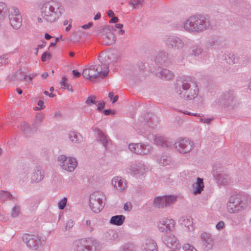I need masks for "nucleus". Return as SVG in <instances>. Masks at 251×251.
Returning a JSON list of instances; mask_svg holds the SVG:
<instances>
[{
	"instance_id": "28",
	"label": "nucleus",
	"mask_w": 251,
	"mask_h": 251,
	"mask_svg": "<svg viewBox=\"0 0 251 251\" xmlns=\"http://www.w3.org/2000/svg\"><path fill=\"white\" fill-rule=\"evenodd\" d=\"M68 138L73 144H79L82 141L81 135L75 131H70L68 133Z\"/></svg>"
},
{
	"instance_id": "50",
	"label": "nucleus",
	"mask_w": 251,
	"mask_h": 251,
	"mask_svg": "<svg viewBox=\"0 0 251 251\" xmlns=\"http://www.w3.org/2000/svg\"><path fill=\"white\" fill-rule=\"evenodd\" d=\"M132 207V206L131 202H127L124 204V209L126 211H129L131 210Z\"/></svg>"
},
{
	"instance_id": "10",
	"label": "nucleus",
	"mask_w": 251,
	"mask_h": 251,
	"mask_svg": "<svg viewBox=\"0 0 251 251\" xmlns=\"http://www.w3.org/2000/svg\"><path fill=\"white\" fill-rule=\"evenodd\" d=\"M22 238L26 246L32 250H36L39 247L42 246L45 243V239L38 235L25 234Z\"/></svg>"
},
{
	"instance_id": "60",
	"label": "nucleus",
	"mask_w": 251,
	"mask_h": 251,
	"mask_svg": "<svg viewBox=\"0 0 251 251\" xmlns=\"http://www.w3.org/2000/svg\"><path fill=\"white\" fill-rule=\"evenodd\" d=\"M37 104L41 109H43L44 107V101L42 100H40L38 101Z\"/></svg>"
},
{
	"instance_id": "59",
	"label": "nucleus",
	"mask_w": 251,
	"mask_h": 251,
	"mask_svg": "<svg viewBox=\"0 0 251 251\" xmlns=\"http://www.w3.org/2000/svg\"><path fill=\"white\" fill-rule=\"evenodd\" d=\"M92 25H93V23L89 22L88 24L83 25L82 26V27L84 29H87V28L91 27Z\"/></svg>"
},
{
	"instance_id": "6",
	"label": "nucleus",
	"mask_w": 251,
	"mask_h": 251,
	"mask_svg": "<svg viewBox=\"0 0 251 251\" xmlns=\"http://www.w3.org/2000/svg\"><path fill=\"white\" fill-rule=\"evenodd\" d=\"M97 244L93 238H82L75 240L72 244V249L73 251H98Z\"/></svg>"
},
{
	"instance_id": "35",
	"label": "nucleus",
	"mask_w": 251,
	"mask_h": 251,
	"mask_svg": "<svg viewBox=\"0 0 251 251\" xmlns=\"http://www.w3.org/2000/svg\"><path fill=\"white\" fill-rule=\"evenodd\" d=\"M22 73L20 71L16 72L12 75H8L6 77V80L8 82L18 81L20 80H22V79L20 75H21Z\"/></svg>"
},
{
	"instance_id": "52",
	"label": "nucleus",
	"mask_w": 251,
	"mask_h": 251,
	"mask_svg": "<svg viewBox=\"0 0 251 251\" xmlns=\"http://www.w3.org/2000/svg\"><path fill=\"white\" fill-rule=\"evenodd\" d=\"M225 227V223L223 221H220L216 226V227L218 230H221Z\"/></svg>"
},
{
	"instance_id": "19",
	"label": "nucleus",
	"mask_w": 251,
	"mask_h": 251,
	"mask_svg": "<svg viewBox=\"0 0 251 251\" xmlns=\"http://www.w3.org/2000/svg\"><path fill=\"white\" fill-rule=\"evenodd\" d=\"M235 97L233 91L226 92L222 97L221 100L217 101L218 105L230 106L234 105Z\"/></svg>"
},
{
	"instance_id": "63",
	"label": "nucleus",
	"mask_w": 251,
	"mask_h": 251,
	"mask_svg": "<svg viewBox=\"0 0 251 251\" xmlns=\"http://www.w3.org/2000/svg\"><path fill=\"white\" fill-rule=\"evenodd\" d=\"M100 12H98L97 13V14L95 16L94 19L95 20H98L100 19Z\"/></svg>"
},
{
	"instance_id": "40",
	"label": "nucleus",
	"mask_w": 251,
	"mask_h": 251,
	"mask_svg": "<svg viewBox=\"0 0 251 251\" xmlns=\"http://www.w3.org/2000/svg\"><path fill=\"white\" fill-rule=\"evenodd\" d=\"M11 53H5L0 56V64L6 65L10 62V58Z\"/></svg>"
},
{
	"instance_id": "23",
	"label": "nucleus",
	"mask_w": 251,
	"mask_h": 251,
	"mask_svg": "<svg viewBox=\"0 0 251 251\" xmlns=\"http://www.w3.org/2000/svg\"><path fill=\"white\" fill-rule=\"evenodd\" d=\"M44 177V172L40 166H37L33 170L31 176V183L41 181Z\"/></svg>"
},
{
	"instance_id": "62",
	"label": "nucleus",
	"mask_w": 251,
	"mask_h": 251,
	"mask_svg": "<svg viewBox=\"0 0 251 251\" xmlns=\"http://www.w3.org/2000/svg\"><path fill=\"white\" fill-rule=\"evenodd\" d=\"M103 113L105 115H109L112 113V111L110 109H106L103 111Z\"/></svg>"
},
{
	"instance_id": "17",
	"label": "nucleus",
	"mask_w": 251,
	"mask_h": 251,
	"mask_svg": "<svg viewBox=\"0 0 251 251\" xmlns=\"http://www.w3.org/2000/svg\"><path fill=\"white\" fill-rule=\"evenodd\" d=\"M111 184L115 191L118 192H124L127 187L126 180L121 176H116L113 177L111 180Z\"/></svg>"
},
{
	"instance_id": "36",
	"label": "nucleus",
	"mask_w": 251,
	"mask_h": 251,
	"mask_svg": "<svg viewBox=\"0 0 251 251\" xmlns=\"http://www.w3.org/2000/svg\"><path fill=\"white\" fill-rule=\"evenodd\" d=\"M137 246L133 242H128L124 244L122 247V251H136Z\"/></svg>"
},
{
	"instance_id": "26",
	"label": "nucleus",
	"mask_w": 251,
	"mask_h": 251,
	"mask_svg": "<svg viewBox=\"0 0 251 251\" xmlns=\"http://www.w3.org/2000/svg\"><path fill=\"white\" fill-rule=\"evenodd\" d=\"M154 141L155 144L162 147L167 148L170 146V143L169 142L168 139L163 136H155Z\"/></svg>"
},
{
	"instance_id": "43",
	"label": "nucleus",
	"mask_w": 251,
	"mask_h": 251,
	"mask_svg": "<svg viewBox=\"0 0 251 251\" xmlns=\"http://www.w3.org/2000/svg\"><path fill=\"white\" fill-rule=\"evenodd\" d=\"M21 212V206L19 205H15L11 211V216L13 217H16L19 216Z\"/></svg>"
},
{
	"instance_id": "27",
	"label": "nucleus",
	"mask_w": 251,
	"mask_h": 251,
	"mask_svg": "<svg viewBox=\"0 0 251 251\" xmlns=\"http://www.w3.org/2000/svg\"><path fill=\"white\" fill-rule=\"evenodd\" d=\"M193 193L195 195L201 194L203 191L204 188V183L203 179L201 178L198 177L197 181L194 183Z\"/></svg>"
},
{
	"instance_id": "38",
	"label": "nucleus",
	"mask_w": 251,
	"mask_h": 251,
	"mask_svg": "<svg viewBox=\"0 0 251 251\" xmlns=\"http://www.w3.org/2000/svg\"><path fill=\"white\" fill-rule=\"evenodd\" d=\"M167 53L165 51H159L156 55L155 61L158 63H161L167 58Z\"/></svg>"
},
{
	"instance_id": "14",
	"label": "nucleus",
	"mask_w": 251,
	"mask_h": 251,
	"mask_svg": "<svg viewBox=\"0 0 251 251\" xmlns=\"http://www.w3.org/2000/svg\"><path fill=\"white\" fill-rule=\"evenodd\" d=\"M174 148L181 153H186L192 150L193 144L188 139H180L176 141Z\"/></svg>"
},
{
	"instance_id": "47",
	"label": "nucleus",
	"mask_w": 251,
	"mask_h": 251,
	"mask_svg": "<svg viewBox=\"0 0 251 251\" xmlns=\"http://www.w3.org/2000/svg\"><path fill=\"white\" fill-rule=\"evenodd\" d=\"M36 75V74H32L31 75H25L23 78L21 77L22 79V81H26L28 82H30L32 81L33 78H34Z\"/></svg>"
},
{
	"instance_id": "16",
	"label": "nucleus",
	"mask_w": 251,
	"mask_h": 251,
	"mask_svg": "<svg viewBox=\"0 0 251 251\" xmlns=\"http://www.w3.org/2000/svg\"><path fill=\"white\" fill-rule=\"evenodd\" d=\"M129 150L139 155H145L148 154L151 151V147L149 145H145L143 143H133L128 146Z\"/></svg>"
},
{
	"instance_id": "57",
	"label": "nucleus",
	"mask_w": 251,
	"mask_h": 251,
	"mask_svg": "<svg viewBox=\"0 0 251 251\" xmlns=\"http://www.w3.org/2000/svg\"><path fill=\"white\" fill-rule=\"evenodd\" d=\"M72 74L76 78L79 77L81 75L80 73L76 70H73Z\"/></svg>"
},
{
	"instance_id": "7",
	"label": "nucleus",
	"mask_w": 251,
	"mask_h": 251,
	"mask_svg": "<svg viewBox=\"0 0 251 251\" xmlns=\"http://www.w3.org/2000/svg\"><path fill=\"white\" fill-rule=\"evenodd\" d=\"M163 41L165 46L169 49L181 50L185 46L184 38L176 34L165 35Z\"/></svg>"
},
{
	"instance_id": "46",
	"label": "nucleus",
	"mask_w": 251,
	"mask_h": 251,
	"mask_svg": "<svg viewBox=\"0 0 251 251\" xmlns=\"http://www.w3.org/2000/svg\"><path fill=\"white\" fill-rule=\"evenodd\" d=\"M184 251H197V250L189 244H185L183 246Z\"/></svg>"
},
{
	"instance_id": "51",
	"label": "nucleus",
	"mask_w": 251,
	"mask_h": 251,
	"mask_svg": "<svg viewBox=\"0 0 251 251\" xmlns=\"http://www.w3.org/2000/svg\"><path fill=\"white\" fill-rule=\"evenodd\" d=\"M68 82V79L66 77V76H63L62 80L60 82V84L61 86L63 87L64 88L66 87V86L68 84L67 83Z\"/></svg>"
},
{
	"instance_id": "21",
	"label": "nucleus",
	"mask_w": 251,
	"mask_h": 251,
	"mask_svg": "<svg viewBox=\"0 0 251 251\" xmlns=\"http://www.w3.org/2000/svg\"><path fill=\"white\" fill-rule=\"evenodd\" d=\"M101 37L102 39V44L111 45L114 43V35L108 29H103Z\"/></svg>"
},
{
	"instance_id": "49",
	"label": "nucleus",
	"mask_w": 251,
	"mask_h": 251,
	"mask_svg": "<svg viewBox=\"0 0 251 251\" xmlns=\"http://www.w3.org/2000/svg\"><path fill=\"white\" fill-rule=\"evenodd\" d=\"M95 99L96 98L95 97H90L86 100L85 103L88 105H91V104H96Z\"/></svg>"
},
{
	"instance_id": "58",
	"label": "nucleus",
	"mask_w": 251,
	"mask_h": 251,
	"mask_svg": "<svg viewBox=\"0 0 251 251\" xmlns=\"http://www.w3.org/2000/svg\"><path fill=\"white\" fill-rule=\"evenodd\" d=\"M211 120L212 119L210 118H203L201 119L200 121L203 123L209 124L211 122Z\"/></svg>"
},
{
	"instance_id": "22",
	"label": "nucleus",
	"mask_w": 251,
	"mask_h": 251,
	"mask_svg": "<svg viewBox=\"0 0 251 251\" xmlns=\"http://www.w3.org/2000/svg\"><path fill=\"white\" fill-rule=\"evenodd\" d=\"M142 251H158L157 243L152 239H147L141 246Z\"/></svg>"
},
{
	"instance_id": "56",
	"label": "nucleus",
	"mask_w": 251,
	"mask_h": 251,
	"mask_svg": "<svg viewBox=\"0 0 251 251\" xmlns=\"http://www.w3.org/2000/svg\"><path fill=\"white\" fill-rule=\"evenodd\" d=\"M43 120V117L41 116L38 117L37 116L36 117L35 123L36 124H38L39 125L40 123L42 122Z\"/></svg>"
},
{
	"instance_id": "44",
	"label": "nucleus",
	"mask_w": 251,
	"mask_h": 251,
	"mask_svg": "<svg viewBox=\"0 0 251 251\" xmlns=\"http://www.w3.org/2000/svg\"><path fill=\"white\" fill-rule=\"evenodd\" d=\"M67 202V198L64 197L59 201L58 202V207L60 210H63L65 207Z\"/></svg>"
},
{
	"instance_id": "48",
	"label": "nucleus",
	"mask_w": 251,
	"mask_h": 251,
	"mask_svg": "<svg viewBox=\"0 0 251 251\" xmlns=\"http://www.w3.org/2000/svg\"><path fill=\"white\" fill-rule=\"evenodd\" d=\"M109 99L112 101V103H115L118 100V96L116 95L114 97V94L113 92H110L108 94Z\"/></svg>"
},
{
	"instance_id": "55",
	"label": "nucleus",
	"mask_w": 251,
	"mask_h": 251,
	"mask_svg": "<svg viewBox=\"0 0 251 251\" xmlns=\"http://www.w3.org/2000/svg\"><path fill=\"white\" fill-rule=\"evenodd\" d=\"M104 106L105 103L104 102L99 103L97 107V110L99 111L101 110L104 107Z\"/></svg>"
},
{
	"instance_id": "64",
	"label": "nucleus",
	"mask_w": 251,
	"mask_h": 251,
	"mask_svg": "<svg viewBox=\"0 0 251 251\" xmlns=\"http://www.w3.org/2000/svg\"><path fill=\"white\" fill-rule=\"evenodd\" d=\"M114 13L113 11H112L111 10L108 11V12H107V15L109 17H113L114 16Z\"/></svg>"
},
{
	"instance_id": "4",
	"label": "nucleus",
	"mask_w": 251,
	"mask_h": 251,
	"mask_svg": "<svg viewBox=\"0 0 251 251\" xmlns=\"http://www.w3.org/2000/svg\"><path fill=\"white\" fill-rule=\"evenodd\" d=\"M63 10L62 3L58 0L46 1L42 4L41 9L43 19L50 23H54L59 19Z\"/></svg>"
},
{
	"instance_id": "45",
	"label": "nucleus",
	"mask_w": 251,
	"mask_h": 251,
	"mask_svg": "<svg viewBox=\"0 0 251 251\" xmlns=\"http://www.w3.org/2000/svg\"><path fill=\"white\" fill-rule=\"evenodd\" d=\"M144 0H131L129 2V4L133 6L135 8L138 7L139 5H142Z\"/></svg>"
},
{
	"instance_id": "24",
	"label": "nucleus",
	"mask_w": 251,
	"mask_h": 251,
	"mask_svg": "<svg viewBox=\"0 0 251 251\" xmlns=\"http://www.w3.org/2000/svg\"><path fill=\"white\" fill-rule=\"evenodd\" d=\"M93 130L96 133L97 140L100 143L103 147H106L109 141L106 135L98 127H95Z\"/></svg>"
},
{
	"instance_id": "54",
	"label": "nucleus",
	"mask_w": 251,
	"mask_h": 251,
	"mask_svg": "<svg viewBox=\"0 0 251 251\" xmlns=\"http://www.w3.org/2000/svg\"><path fill=\"white\" fill-rule=\"evenodd\" d=\"M181 113H184V114L188 115H192L194 116H198V114L197 113H192L190 112H189L188 111H182V110H179Z\"/></svg>"
},
{
	"instance_id": "33",
	"label": "nucleus",
	"mask_w": 251,
	"mask_h": 251,
	"mask_svg": "<svg viewBox=\"0 0 251 251\" xmlns=\"http://www.w3.org/2000/svg\"><path fill=\"white\" fill-rule=\"evenodd\" d=\"M21 130L26 136H29L33 133V129L26 122H22L21 124Z\"/></svg>"
},
{
	"instance_id": "61",
	"label": "nucleus",
	"mask_w": 251,
	"mask_h": 251,
	"mask_svg": "<svg viewBox=\"0 0 251 251\" xmlns=\"http://www.w3.org/2000/svg\"><path fill=\"white\" fill-rule=\"evenodd\" d=\"M118 20H119V19L117 17H114L111 19L110 23H116L118 22Z\"/></svg>"
},
{
	"instance_id": "3",
	"label": "nucleus",
	"mask_w": 251,
	"mask_h": 251,
	"mask_svg": "<svg viewBox=\"0 0 251 251\" xmlns=\"http://www.w3.org/2000/svg\"><path fill=\"white\" fill-rule=\"evenodd\" d=\"M176 92L185 100H192L198 95L197 83L191 77H184L175 85Z\"/></svg>"
},
{
	"instance_id": "53",
	"label": "nucleus",
	"mask_w": 251,
	"mask_h": 251,
	"mask_svg": "<svg viewBox=\"0 0 251 251\" xmlns=\"http://www.w3.org/2000/svg\"><path fill=\"white\" fill-rule=\"evenodd\" d=\"M50 57V54L45 52L41 56V60L42 61L45 62L47 60V58H49Z\"/></svg>"
},
{
	"instance_id": "31",
	"label": "nucleus",
	"mask_w": 251,
	"mask_h": 251,
	"mask_svg": "<svg viewBox=\"0 0 251 251\" xmlns=\"http://www.w3.org/2000/svg\"><path fill=\"white\" fill-rule=\"evenodd\" d=\"M179 223L188 228V231L192 229L193 222L190 218L186 216H182L178 220Z\"/></svg>"
},
{
	"instance_id": "42",
	"label": "nucleus",
	"mask_w": 251,
	"mask_h": 251,
	"mask_svg": "<svg viewBox=\"0 0 251 251\" xmlns=\"http://www.w3.org/2000/svg\"><path fill=\"white\" fill-rule=\"evenodd\" d=\"M28 173L26 171L19 173L17 176V178L19 182H24L27 178Z\"/></svg>"
},
{
	"instance_id": "2",
	"label": "nucleus",
	"mask_w": 251,
	"mask_h": 251,
	"mask_svg": "<svg viewBox=\"0 0 251 251\" xmlns=\"http://www.w3.org/2000/svg\"><path fill=\"white\" fill-rule=\"evenodd\" d=\"M106 58H109L108 54L100 53L98 56L100 65H91L84 69L82 73L84 77L94 81L97 78H103L106 76L109 72V61Z\"/></svg>"
},
{
	"instance_id": "29",
	"label": "nucleus",
	"mask_w": 251,
	"mask_h": 251,
	"mask_svg": "<svg viewBox=\"0 0 251 251\" xmlns=\"http://www.w3.org/2000/svg\"><path fill=\"white\" fill-rule=\"evenodd\" d=\"M105 237L107 240L111 242H114L119 241L118 233L113 229H109L105 234Z\"/></svg>"
},
{
	"instance_id": "15",
	"label": "nucleus",
	"mask_w": 251,
	"mask_h": 251,
	"mask_svg": "<svg viewBox=\"0 0 251 251\" xmlns=\"http://www.w3.org/2000/svg\"><path fill=\"white\" fill-rule=\"evenodd\" d=\"M128 170L132 176L138 177L146 173L148 167L144 162L138 161L132 163L128 167Z\"/></svg>"
},
{
	"instance_id": "39",
	"label": "nucleus",
	"mask_w": 251,
	"mask_h": 251,
	"mask_svg": "<svg viewBox=\"0 0 251 251\" xmlns=\"http://www.w3.org/2000/svg\"><path fill=\"white\" fill-rule=\"evenodd\" d=\"M218 45V40L216 38L209 39L206 44V46L209 48H215Z\"/></svg>"
},
{
	"instance_id": "32",
	"label": "nucleus",
	"mask_w": 251,
	"mask_h": 251,
	"mask_svg": "<svg viewBox=\"0 0 251 251\" xmlns=\"http://www.w3.org/2000/svg\"><path fill=\"white\" fill-rule=\"evenodd\" d=\"M157 161L158 163L162 166H167L168 165H174L172 158L168 155H163L159 157Z\"/></svg>"
},
{
	"instance_id": "5",
	"label": "nucleus",
	"mask_w": 251,
	"mask_h": 251,
	"mask_svg": "<svg viewBox=\"0 0 251 251\" xmlns=\"http://www.w3.org/2000/svg\"><path fill=\"white\" fill-rule=\"evenodd\" d=\"M248 203L245 198L239 196H231L227 203V210L230 214H236L245 209Z\"/></svg>"
},
{
	"instance_id": "11",
	"label": "nucleus",
	"mask_w": 251,
	"mask_h": 251,
	"mask_svg": "<svg viewBox=\"0 0 251 251\" xmlns=\"http://www.w3.org/2000/svg\"><path fill=\"white\" fill-rule=\"evenodd\" d=\"M9 12L10 24L13 28L19 29L21 26L22 23V17L19 9L15 6H12L10 8Z\"/></svg>"
},
{
	"instance_id": "41",
	"label": "nucleus",
	"mask_w": 251,
	"mask_h": 251,
	"mask_svg": "<svg viewBox=\"0 0 251 251\" xmlns=\"http://www.w3.org/2000/svg\"><path fill=\"white\" fill-rule=\"evenodd\" d=\"M12 198L11 195L7 191L3 190L0 191V199L1 201H5L7 200H11Z\"/></svg>"
},
{
	"instance_id": "30",
	"label": "nucleus",
	"mask_w": 251,
	"mask_h": 251,
	"mask_svg": "<svg viewBox=\"0 0 251 251\" xmlns=\"http://www.w3.org/2000/svg\"><path fill=\"white\" fill-rule=\"evenodd\" d=\"M125 219V216L123 215H115L111 218L109 223L113 225L120 226L123 224Z\"/></svg>"
},
{
	"instance_id": "9",
	"label": "nucleus",
	"mask_w": 251,
	"mask_h": 251,
	"mask_svg": "<svg viewBox=\"0 0 251 251\" xmlns=\"http://www.w3.org/2000/svg\"><path fill=\"white\" fill-rule=\"evenodd\" d=\"M57 161L61 169L68 172H73L78 164L75 158L63 154L58 156Z\"/></svg>"
},
{
	"instance_id": "25",
	"label": "nucleus",
	"mask_w": 251,
	"mask_h": 251,
	"mask_svg": "<svg viewBox=\"0 0 251 251\" xmlns=\"http://www.w3.org/2000/svg\"><path fill=\"white\" fill-rule=\"evenodd\" d=\"M156 76L162 79L170 80L174 77L173 73L166 69H160L158 72L155 73Z\"/></svg>"
},
{
	"instance_id": "37",
	"label": "nucleus",
	"mask_w": 251,
	"mask_h": 251,
	"mask_svg": "<svg viewBox=\"0 0 251 251\" xmlns=\"http://www.w3.org/2000/svg\"><path fill=\"white\" fill-rule=\"evenodd\" d=\"M225 59L228 64H233L238 62V58L233 54L229 53L225 55Z\"/></svg>"
},
{
	"instance_id": "18",
	"label": "nucleus",
	"mask_w": 251,
	"mask_h": 251,
	"mask_svg": "<svg viewBox=\"0 0 251 251\" xmlns=\"http://www.w3.org/2000/svg\"><path fill=\"white\" fill-rule=\"evenodd\" d=\"M200 238L203 249L205 251L211 250L214 245V239L211 234L203 232L201 234Z\"/></svg>"
},
{
	"instance_id": "20",
	"label": "nucleus",
	"mask_w": 251,
	"mask_h": 251,
	"mask_svg": "<svg viewBox=\"0 0 251 251\" xmlns=\"http://www.w3.org/2000/svg\"><path fill=\"white\" fill-rule=\"evenodd\" d=\"M163 241L169 248H176L179 246V242L176 236L171 233L165 234L163 237Z\"/></svg>"
},
{
	"instance_id": "34",
	"label": "nucleus",
	"mask_w": 251,
	"mask_h": 251,
	"mask_svg": "<svg viewBox=\"0 0 251 251\" xmlns=\"http://www.w3.org/2000/svg\"><path fill=\"white\" fill-rule=\"evenodd\" d=\"M203 49L199 45H195L192 47L191 54L195 58L199 57L203 52Z\"/></svg>"
},
{
	"instance_id": "13",
	"label": "nucleus",
	"mask_w": 251,
	"mask_h": 251,
	"mask_svg": "<svg viewBox=\"0 0 251 251\" xmlns=\"http://www.w3.org/2000/svg\"><path fill=\"white\" fill-rule=\"evenodd\" d=\"M175 225V221L169 218H163L157 222V228L159 231L165 234L173 230Z\"/></svg>"
},
{
	"instance_id": "8",
	"label": "nucleus",
	"mask_w": 251,
	"mask_h": 251,
	"mask_svg": "<svg viewBox=\"0 0 251 251\" xmlns=\"http://www.w3.org/2000/svg\"><path fill=\"white\" fill-rule=\"evenodd\" d=\"M105 197L101 192H95L92 194L89 199V206L95 213L100 212L104 205V200Z\"/></svg>"
},
{
	"instance_id": "1",
	"label": "nucleus",
	"mask_w": 251,
	"mask_h": 251,
	"mask_svg": "<svg viewBox=\"0 0 251 251\" xmlns=\"http://www.w3.org/2000/svg\"><path fill=\"white\" fill-rule=\"evenodd\" d=\"M210 27L209 20L201 15H195L179 22L177 28L192 34L202 33Z\"/></svg>"
},
{
	"instance_id": "12",
	"label": "nucleus",
	"mask_w": 251,
	"mask_h": 251,
	"mask_svg": "<svg viewBox=\"0 0 251 251\" xmlns=\"http://www.w3.org/2000/svg\"><path fill=\"white\" fill-rule=\"evenodd\" d=\"M176 200V197L175 196H164L155 198L153 204L156 208H163L173 204Z\"/></svg>"
}]
</instances>
